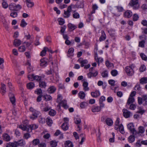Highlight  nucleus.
Here are the masks:
<instances>
[{
	"label": "nucleus",
	"mask_w": 147,
	"mask_h": 147,
	"mask_svg": "<svg viewBox=\"0 0 147 147\" xmlns=\"http://www.w3.org/2000/svg\"><path fill=\"white\" fill-rule=\"evenodd\" d=\"M79 97L81 99H83L85 97L86 94L83 91H80L78 94Z\"/></svg>",
	"instance_id": "473e14b6"
},
{
	"label": "nucleus",
	"mask_w": 147,
	"mask_h": 147,
	"mask_svg": "<svg viewBox=\"0 0 147 147\" xmlns=\"http://www.w3.org/2000/svg\"><path fill=\"white\" fill-rule=\"evenodd\" d=\"M100 107L99 106H96L93 107L92 109V111L93 112H97L100 111Z\"/></svg>",
	"instance_id": "2f4dec72"
},
{
	"label": "nucleus",
	"mask_w": 147,
	"mask_h": 147,
	"mask_svg": "<svg viewBox=\"0 0 147 147\" xmlns=\"http://www.w3.org/2000/svg\"><path fill=\"white\" fill-rule=\"evenodd\" d=\"M41 79V77L40 76H34V80H36L37 81H40V80Z\"/></svg>",
	"instance_id": "680f3d73"
},
{
	"label": "nucleus",
	"mask_w": 147,
	"mask_h": 147,
	"mask_svg": "<svg viewBox=\"0 0 147 147\" xmlns=\"http://www.w3.org/2000/svg\"><path fill=\"white\" fill-rule=\"evenodd\" d=\"M61 106L63 107L64 108L67 109L68 107L66 104V101L64 100L61 101V102L58 103Z\"/></svg>",
	"instance_id": "412c9836"
},
{
	"label": "nucleus",
	"mask_w": 147,
	"mask_h": 147,
	"mask_svg": "<svg viewBox=\"0 0 147 147\" xmlns=\"http://www.w3.org/2000/svg\"><path fill=\"white\" fill-rule=\"evenodd\" d=\"M140 83L142 84L147 83V77H144L141 78L140 80Z\"/></svg>",
	"instance_id": "7c9ffc66"
},
{
	"label": "nucleus",
	"mask_w": 147,
	"mask_h": 147,
	"mask_svg": "<svg viewBox=\"0 0 147 147\" xmlns=\"http://www.w3.org/2000/svg\"><path fill=\"white\" fill-rule=\"evenodd\" d=\"M77 8H82L84 7V5L82 2H78L76 4Z\"/></svg>",
	"instance_id": "49530a36"
},
{
	"label": "nucleus",
	"mask_w": 147,
	"mask_h": 147,
	"mask_svg": "<svg viewBox=\"0 0 147 147\" xmlns=\"http://www.w3.org/2000/svg\"><path fill=\"white\" fill-rule=\"evenodd\" d=\"M78 61L81 64V67H83L84 66L85 64H86L87 63L88 61L87 60L84 59L83 60V59L80 58L78 59Z\"/></svg>",
	"instance_id": "ddd939ff"
},
{
	"label": "nucleus",
	"mask_w": 147,
	"mask_h": 147,
	"mask_svg": "<svg viewBox=\"0 0 147 147\" xmlns=\"http://www.w3.org/2000/svg\"><path fill=\"white\" fill-rule=\"evenodd\" d=\"M83 82V89L85 91H88L89 90V88L88 87V83L85 81L84 80H82Z\"/></svg>",
	"instance_id": "4468645a"
},
{
	"label": "nucleus",
	"mask_w": 147,
	"mask_h": 147,
	"mask_svg": "<svg viewBox=\"0 0 147 147\" xmlns=\"http://www.w3.org/2000/svg\"><path fill=\"white\" fill-rule=\"evenodd\" d=\"M124 16L126 18H129L131 17L132 15V13L131 11L130 10L126 11L124 13Z\"/></svg>",
	"instance_id": "dca6fc26"
},
{
	"label": "nucleus",
	"mask_w": 147,
	"mask_h": 147,
	"mask_svg": "<svg viewBox=\"0 0 147 147\" xmlns=\"http://www.w3.org/2000/svg\"><path fill=\"white\" fill-rule=\"evenodd\" d=\"M146 66L144 65H141L140 67L139 70L140 72H144L146 70Z\"/></svg>",
	"instance_id": "8fccbe9b"
},
{
	"label": "nucleus",
	"mask_w": 147,
	"mask_h": 147,
	"mask_svg": "<svg viewBox=\"0 0 147 147\" xmlns=\"http://www.w3.org/2000/svg\"><path fill=\"white\" fill-rule=\"evenodd\" d=\"M76 8H77V6L76 4L75 5L71 4L68 7V11L71 12L72 11L74 13H75L76 12V10H72V9H74Z\"/></svg>",
	"instance_id": "f3484780"
},
{
	"label": "nucleus",
	"mask_w": 147,
	"mask_h": 147,
	"mask_svg": "<svg viewBox=\"0 0 147 147\" xmlns=\"http://www.w3.org/2000/svg\"><path fill=\"white\" fill-rule=\"evenodd\" d=\"M139 131L138 132L139 133V135L136 136H135L136 137H137L140 135V133H143L145 131V129L143 127L140 126L138 127Z\"/></svg>",
	"instance_id": "c756f323"
},
{
	"label": "nucleus",
	"mask_w": 147,
	"mask_h": 147,
	"mask_svg": "<svg viewBox=\"0 0 147 147\" xmlns=\"http://www.w3.org/2000/svg\"><path fill=\"white\" fill-rule=\"evenodd\" d=\"M145 41V40H142L139 43V46L142 47H144V46Z\"/></svg>",
	"instance_id": "052dcab7"
},
{
	"label": "nucleus",
	"mask_w": 147,
	"mask_h": 147,
	"mask_svg": "<svg viewBox=\"0 0 147 147\" xmlns=\"http://www.w3.org/2000/svg\"><path fill=\"white\" fill-rule=\"evenodd\" d=\"M119 119L117 118L115 123V129L116 130H119L121 134H123L125 133L123 126L122 124L119 125Z\"/></svg>",
	"instance_id": "f03ea898"
},
{
	"label": "nucleus",
	"mask_w": 147,
	"mask_h": 147,
	"mask_svg": "<svg viewBox=\"0 0 147 147\" xmlns=\"http://www.w3.org/2000/svg\"><path fill=\"white\" fill-rule=\"evenodd\" d=\"M27 24L24 19H22L21 21L20 26L22 27H25Z\"/></svg>",
	"instance_id": "37998d69"
},
{
	"label": "nucleus",
	"mask_w": 147,
	"mask_h": 147,
	"mask_svg": "<svg viewBox=\"0 0 147 147\" xmlns=\"http://www.w3.org/2000/svg\"><path fill=\"white\" fill-rule=\"evenodd\" d=\"M56 90V88L54 86H51L48 89V91L49 93H53Z\"/></svg>",
	"instance_id": "b1692460"
},
{
	"label": "nucleus",
	"mask_w": 147,
	"mask_h": 147,
	"mask_svg": "<svg viewBox=\"0 0 147 147\" xmlns=\"http://www.w3.org/2000/svg\"><path fill=\"white\" fill-rule=\"evenodd\" d=\"M26 65L28 66V71L30 72L32 70V67L31 66V64L29 61H28L26 63Z\"/></svg>",
	"instance_id": "6e6d98bb"
},
{
	"label": "nucleus",
	"mask_w": 147,
	"mask_h": 147,
	"mask_svg": "<svg viewBox=\"0 0 147 147\" xmlns=\"http://www.w3.org/2000/svg\"><path fill=\"white\" fill-rule=\"evenodd\" d=\"M2 5L3 7L5 9H6L8 7V6L9 7V5L6 2H5L4 0H3Z\"/></svg>",
	"instance_id": "4d7b16f0"
},
{
	"label": "nucleus",
	"mask_w": 147,
	"mask_h": 147,
	"mask_svg": "<svg viewBox=\"0 0 147 147\" xmlns=\"http://www.w3.org/2000/svg\"><path fill=\"white\" fill-rule=\"evenodd\" d=\"M9 97L10 100L11 102L13 105V106L15 105L16 99L14 95L11 93H9Z\"/></svg>",
	"instance_id": "9d476101"
},
{
	"label": "nucleus",
	"mask_w": 147,
	"mask_h": 147,
	"mask_svg": "<svg viewBox=\"0 0 147 147\" xmlns=\"http://www.w3.org/2000/svg\"><path fill=\"white\" fill-rule=\"evenodd\" d=\"M39 86L41 88H45L47 86V84L45 82L40 81L39 82Z\"/></svg>",
	"instance_id": "c9c22d12"
},
{
	"label": "nucleus",
	"mask_w": 147,
	"mask_h": 147,
	"mask_svg": "<svg viewBox=\"0 0 147 147\" xmlns=\"http://www.w3.org/2000/svg\"><path fill=\"white\" fill-rule=\"evenodd\" d=\"M18 145V146H24L26 144V142L23 140H20L17 141Z\"/></svg>",
	"instance_id": "a878e982"
},
{
	"label": "nucleus",
	"mask_w": 147,
	"mask_h": 147,
	"mask_svg": "<svg viewBox=\"0 0 147 147\" xmlns=\"http://www.w3.org/2000/svg\"><path fill=\"white\" fill-rule=\"evenodd\" d=\"M130 112L126 109L123 110V115L126 118H128L130 117Z\"/></svg>",
	"instance_id": "2eb2a0df"
},
{
	"label": "nucleus",
	"mask_w": 147,
	"mask_h": 147,
	"mask_svg": "<svg viewBox=\"0 0 147 147\" xmlns=\"http://www.w3.org/2000/svg\"><path fill=\"white\" fill-rule=\"evenodd\" d=\"M8 143L11 147H18V146L17 142H10Z\"/></svg>",
	"instance_id": "ea45409f"
},
{
	"label": "nucleus",
	"mask_w": 147,
	"mask_h": 147,
	"mask_svg": "<svg viewBox=\"0 0 147 147\" xmlns=\"http://www.w3.org/2000/svg\"><path fill=\"white\" fill-rule=\"evenodd\" d=\"M140 55L142 60L147 61V57L144 53H141Z\"/></svg>",
	"instance_id": "864d4df0"
},
{
	"label": "nucleus",
	"mask_w": 147,
	"mask_h": 147,
	"mask_svg": "<svg viewBox=\"0 0 147 147\" xmlns=\"http://www.w3.org/2000/svg\"><path fill=\"white\" fill-rule=\"evenodd\" d=\"M105 122L107 125L110 126H112L113 123L112 120L109 118H107L106 119Z\"/></svg>",
	"instance_id": "6ab92c4d"
},
{
	"label": "nucleus",
	"mask_w": 147,
	"mask_h": 147,
	"mask_svg": "<svg viewBox=\"0 0 147 147\" xmlns=\"http://www.w3.org/2000/svg\"><path fill=\"white\" fill-rule=\"evenodd\" d=\"M109 84L111 86H114L115 85V81L113 80H108Z\"/></svg>",
	"instance_id": "774afa93"
},
{
	"label": "nucleus",
	"mask_w": 147,
	"mask_h": 147,
	"mask_svg": "<svg viewBox=\"0 0 147 147\" xmlns=\"http://www.w3.org/2000/svg\"><path fill=\"white\" fill-rule=\"evenodd\" d=\"M62 97L61 94H58L57 96V101L58 103L61 102L62 101Z\"/></svg>",
	"instance_id": "338daca9"
},
{
	"label": "nucleus",
	"mask_w": 147,
	"mask_h": 147,
	"mask_svg": "<svg viewBox=\"0 0 147 147\" xmlns=\"http://www.w3.org/2000/svg\"><path fill=\"white\" fill-rule=\"evenodd\" d=\"M65 147H73V145L72 142L70 141H66L65 143Z\"/></svg>",
	"instance_id": "bb28decb"
},
{
	"label": "nucleus",
	"mask_w": 147,
	"mask_h": 147,
	"mask_svg": "<svg viewBox=\"0 0 147 147\" xmlns=\"http://www.w3.org/2000/svg\"><path fill=\"white\" fill-rule=\"evenodd\" d=\"M21 8V6L19 4L16 5L14 3H11L9 5V8L11 11H19Z\"/></svg>",
	"instance_id": "20e7f679"
},
{
	"label": "nucleus",
	"mask_w": 147,
	"mask_h": 147,
	"mask_svg": "<svg viewBox=\"0 0 147 147\" xmlns=\"http://www.w3.org/2000/svg\"><path fill=\"white\" fill-rule=\"evenodd\" d=\"M125 71L128 76H131L134 73V71L131 66H127L125 67Z\"/></svg>",
	"instance_id": "423d86ee"
},
{
	"label": "nucleus",
	"mask_w": 147,
	"mask_h": 147,
	"mask_svg": "<svg viewBox=\"0 0 147 147\" xmlns=\"http://www.w3.org/2000/svg\"><path fill=\"white\" fill-rule=\"evenodd\" d=\"M38 126L34 124L31 125H21L19 126V127L23 130L26 131L28 132H31L32 129H35L37 128Z\"/></svg>",
	"instance_id": "f257e3e1"
},
{
	"label": "nucleus",
	"mask_w": 147,
	"mask_h": 147,
	"mask_svg": "<svg viewBox=\"0 0 147 147\" xmlns=\"http://www.w3.org/2000/svg\"><path fill=\"white\" fill-rule=\"evenodd\" d=\"M91 94L93 97L96 98L100 95V93L99 91L96 90L94 92H92Z\"/></svg>",
	"instance_id": "aec40b11"
},
{
	"label": "nucleus",
	"mask_w": 147,
	"mask_h": 147,
	"mask_svg": "<svg viewBox=\"0 0 147 147\" xmlns=\"http://www.w3.org/2000/svg\"><path fill=\"white\" fill-rule=\"evenodd\" d=\"M28 7H32L34 5V3L32 1L26 3Z\"/></svg>",
	"instance_id": "69168bd1"
},
{
	"label": "nucleus",
	"mask_w": 147,
	"mask_h": 147,
	"mask_svg": "<svg viewBox=\"0 0 147 147\" xmlns=\"http://www.w3.org/2000/svg\"><path fill=\"white\" fill-rule=\"evenodd\" d=\"M141 89V88L140 84L138 83H137L135 86L134 89L136 91H140Z\"/></svg>",
	"instance_id": "c03bdc74"
},
{
	"label": "nucleus",
	"mask_w": 147,
	"mask_h": 147,
	"mask_svg": "<svg viewBox=\"0 0 147 147\" xmlns=\"http://www.w3.org/2000/svg\"><path fill=\"white\" fill-rule=\"evenodd\" d=\"M18 13L16 12H13L10 13V16L13 18H15L17 17Z\"/></svg>",
	"instance_id": "0e129e2a"
},
{
	"label": "nucleus",
	"mask_w": 147,
	"mask_h": 147,
	"mask_svg": "<svg viewBox=\"0 0 147 147\" xmlns=\"http://www.w3.org/2000/svg\"><path fill=\"white\" fill-rule=\"evenodd\" d=\"M58 21L59 22V24L60 25L63 24L65 23L64 20L62 18H59Z\"/></svg>",
	"instance_id": "e2e57ef3"
},
{
	"label": "nucleus",
	"mask_w": 147,
	"mask_h": 147,
	"mask_svg": "<svg viewBox=\"0 0 147 147\" xmlns=\"http://www.w3.org/2000/svg\"><path fill=\"white\" fill-rule=\"evenodd\" d=\"M46 122L47 124L49 126H51V124H52V120L49 117H47V118Z\"/></svg>",
	"instance_id": "09e8293b"
},
{
	"label": "nucleus",
	"mask_w": 147,
	"mask_h": 147,
	"mask_svg": "<svg viewBox=\"0 0 147 147\" xmlns=\"http://www.w3.org/2000/svg\"><path fill=\"white\" fill-rule=\"evenodd\" d=\"M134 98L129 97L127 100V104L129 105L131 104L132 103L134 102Z\"/></svg>",
	"instance_id": "f704fd0d"
},
{
	"label": "nucleus",
	"mask_w": 147,
	"mask_h": 147,
	"mask_svg": "<svg viewBox=\"0 0 147 147\" xmlns=\"http://www.w3.org/2000/svg\"><path fill=\"white\" fill-rule=\"evenodd\" d=\"M21 44V41L19 39H15L13 41V45L16 47L20 46Z\"/></svg>",
	"instance_id": "5701e85b"
},
{
	"label": "nucleus",
	"mask_w": 147,
	"mask_h": 147,
	"mask_svg": "<svg viewBox=\"0 0 147 147\" xmlns=\"http://www.w3.org/2000/svg\"><path fill=\"white\" fill-rule=\"evenodd\" d=\"M111 73L113 76H115L118 74V72L116 70L114 69L111 71Z\"/></svg>",
	"instance_id": "79ce46f5"
},
{
	"label": "nucleus",
	"mask_w": 147,
	"mask_h": 147,
	"mask_svg": "<svg viewBox=\"0 0 147 147\" xmlns=\"http://www.w3.org/2000/svg\"><path fill=\"white\" fill-rule=\"evenodd\" d=\"M106 65L108 68L113 67V64L110 63L109 61H107L106 62Z\"/></svg>",
	"instance_id": "a18cd8bd"
},
{
	"label": "nucleus",
	"mask_w": 147,
	"mask_h": 147,
	"mask_svg": "<svg viewBox=\"0 0 147 147\" xmlns=\"http://www.w3.org/2000/svg\"><path fill=\"white\" fill-rule=\"evenodd\" d=\"M18 50L20 52H24L25 51L26 47L25 46H22L19 47Z\"/></svg>",
	"instance_id": "bf43d9fd"
},
{
	"label": "nucleus",
	"mask_w": 147,
	"mask_h": 147,
	"mask_svg": "<svg viewBox=\"0 0 147 147\" xmlns=\"http://www.w3.org/2000/svg\"><path fill=\"white\" fill-rule=\"evenodd\" d=\"M3 24L4 27L5 28V29L8 30L9 28V22H7L6 20H4L3 21Z\"/></svg>",
	"instance_id": "393cba45"
},
{
	"label": "nucleus",
	"mask_w": 147,
	"mask_h": 147,
	"mask_svg": "<svg viewBox=\"0 0 147 147\" xmlns=\"http://www.w3.org/2000/svg\"><path fill=\"white\" fill-rule=\"evenodd\" d=\"M127 128L132 134L135 136L139 135V134L134 128V126L133 123H130L127 125Z\"/></svg>",
	"instance_id": "39448f33"
},
{
	"label": "nucleus",
	"mask_w": 147,
	"mask_h": 147,
	"mask_svg": "<svg viewBox=\"0 0 147 147\" xmlns=\"http://www.w3.org/2000/svg\"><path fill=\"white\" fill-rule=\"evenodd\" d=\"M30 137V135L28 133L24 134L23 138L25 139H28Z\"/></svg>",
	"instance_id": "5fc2aeb1"
},
{
	"label": "nucleus",
	"mask_w": 147,
	"mask_h": 147,
	"mask_svg": "<svg viewBox=\"0 0 147 147\" xmlns=\"http://www.w3.org/2000/svg\"><path fill=\"white\" fill-rule=\"evenodd\" d=\"M71 11H68V9L67 11H64V17L65 18H69L70 15V12Z\"/></svg>",
	"instance_id": "72a5a7b5"
},
{
	"label": "nucleus",
	"mask_w": 147,
	"mask_h": 147,
	"mask_svg": "<svg viewBox=\"0 0 147 147\" xmlns=\"http://www.w3.org/2000/svg\"><path fill=\"white\" fill-rule=\"evenodd\" d=\"M35 92L38 95H42V90L40 88L37 89L35 91Z\"/></svg>",
	"instance_id": "13d9d810"
},
{
	"label": "nucleus",
	"mask_w": 147,
	"mask_h": 147,
	"mask_svg": "<svg viewBox=\"0 0 147 147\" xmlns=\"http://www.w3.org/2000/svg\"><path fill=\"white\" fill-rule=\"evenodd\" d=\"M1 86L0 88V92L3 95L6 92V86L5 84L2 83H1Z\"/></svg>",
	"instance_id": "f8f14e48"
},
{
	"label": "nucleus",
	"mask_w": 147,
	"mask_h": 147,
	"mask_svg": "<svg viewBox=\"0 0 147 147\" xmlns=\"http://www.w3.org/2000/svg\"><path fill=\"white\" fill-rule=\"evenodd\" d=\"M135 136L133 135L130 136L128 138V142L130 143L133 142L135 140Z\"/></svg>",
	"instance_id": "c85d7f7f"
},
{
	"label": "nucleus",
	"mask_w": 147,
	"mask_h": 147,
	"mask_svg": "<svg viewBox=\"0 0 147 147\" xmlns=\"http://www.w3.org/2000/svg\"><path fill=\"white\" fill-rule=\"evenodd\" d=\"M64 121L65 122L63 123L61 127L63 130L66 131L68 129V127L67 125L68 123L69 119L67 118H64Z\"/></svg>",
	"instance_id": "6e6552de"
},
{
	"label": "nucleus",
	"mask_w": 147,
	"mask_h": 147,
	"mask_svg": "<svg viewBox=\"0 0 147 147\" xmlns=\"http://www.w3.org/2000/svg\"><path fill=\"white\" fill-rule=\"evenodd\" d=\"M129 4L132 7L133 9H137L139 7L138 0H131Z\"/></svg>",
	"instance_id": "0eeeda50"
},
{
	"label": "nucleus",
	"mask_w": 147,
	"mask_h": 147,
	"mask_svg": "<svg viewBox=\"0 0 147 147\" xmlns=\"http://www.w3.org/2000/svg\"><path fill=\"white\" fill-rule=\"evenodd\" d=\"M101 76L103 78L107 77L108 76V74L107 71L105 70L102 72Z\"/></svg>",
	"instance_id": "3c124183"
},
{
	"label": "nucleus",
	"mask_w": 147,
	"mask_h": 147,
	"mask_svg": "<svg viewBox=\"0 0 147 147\" xmlns=\"http://www.w3.org/2000/svg\"><path fill=\"white\" fill-rule=\"evenodd\" d=\"M39 140L38 139H34L32 142V144L34 146L39 144Z\"/></svg>",
	"instance_id": "4c0bfd02"
},
{
	"label": "nucleus",
	"mask_w": 147,
	"mask_h": 147,
	"mask_svg": "<svg viewBox=\"0 0 147 147\" xmlns=\"http://www.w3.org/2000/svg\"><path fill=\"white\" fill-rule=\"evenodd\" d=\"M101 32L102 35L99 38V40L100 41L104 40L106 38V37L105 33L103 31H101Z\"/></svg>",
	"instance_id": "4be33fe9"
},
{
	"label": "nucleus",
	"mask_w": 147,
	"mask_h": 147,
	"mask_svg": "<svg viewBox=\"0 0 147 147\" xmlns=\"http://www.w3.org/2000/svg\"><path fill=\"white\" fill-rule=\"evenodd\" d=\"M43 97H45V99L46 101L51 100L52 99L51 96L50 95H45Z\"/></svg>",
	"instance_id": "603ef678"
},
{
	"label": "nucleus",
	"mask_w": 147,
	"mask_h": 147,
	"mask_svg": "<svg viewBox=\"0 0 147 147\" xmlns=\"http://www.w3.org/2000/svg\"><path fill=\"white\" fill-rule=\"evenodd\" d=\"M38 122L40 123L44 124L45 123V119L40 115L38 117Z\"/></svg>",
	"instance_id": "cd10ccee"
},
{
	"label": "nucleus",
	"mask_w": 147,
	"mask_h": 147,
	"mask_svg": "<svg viewBox=\"0 0 147 147\" xmlns=\"http://www.w3.org/2000/svg\"><path fill=\"white\" fill-rule=\"evenodd\" d=\"M34 84L33 83L30 82L27 84V86L28 89H31L34 87Z\"/></svg>",
	"instance_id": "e433bc0d"
},
{
	"label": "nucleus",
	"mask_w": 147,
	"mask_h": 147,
	"mask_svg": "<svg viewBox=\"0 0 147 147\" xmlns=\"http://www.w3.org/2000/svg\"><path fill=\"white\" fill-rule=\"evenodd\" d=\"M48 60L46 58L41 59L40 60V65L43 67L46 66L48 64Z\"/></svg>",
	"instance_id": "9b49d317"
},
{
	"label": "nucleus",
	"mask_w": 147,
	"mask_h": 147,
	"mask_svg": "<svg viewBox=\"0 0 147 147\" xmlns=\"http://www.w3.org/2000/svg\"><path fill=\"white\" fill-rule=\"evenodd\" d=\"M138 103L141 105L143 103V105L146 106L147 105V96L146 95H143L142 97L138 98Z\"/></svg>",
	"instance_id": "7ed1b4c3"
},
{
	"label": "nucleus",
	"mask_w": 147,
	"mask_h": 147,
	"mask_svg": "<svg viewBox=\"0 0 147 147\" xmlns=\"http://www.w3.org/2000/svg\"><path fill=\"white\" fill-rule=\"evenodd\" d=\"M3 137L4 140L7 142L9 141L11 139L10 136L6 133L3 134Z\"/></svg>",
	"instance_id": "a211bd4d"
},
{
	"label": "nucleus",
	"mask_w": 147,
	"mask_h": 147,
	"mask_svg": "<svg viewBox=\"0 0 147 147\" xmlns=\"http://www.w3.org/2000/svg\"><path fill=\"white\" fill-rule=\"evenodd\" d=\"M57 142L55 140L50 142V144L51 147H56L57 145Z\"/></svg>",
	"instance_id": "58836bf2"
},
{
	"label": "nucleus",
	"mask_w": 147,
	"mask_h": 147,
	"mask_svg": "<svg viewBox=\"0 0 147 147\" xmlns=\"http://www.w3.org/2000/svg\"><path fill=\"white\" fill-rule=\"evenodd\" d=\"M40 114V112L38 111H37L34 112L32 113V115H31L30 116V118L32 120H34L36 119L38 116Z\"/></svg>",
	"instance_id": "1a4fd4ad"
},
{
	"label": "nucleus",
	"mask_w": 147,
	"mask_h": 147,
	"mask_svg": "<svg viewBox=\"0 0 147 147\" xmlns=\"http://www.w3.org/2000/svg\"><path fill=\"white\" fill-rule=\"evenodd\" d=\"M68 26L69 29L72 30H75L77 27L76 26L71 23L69 24L68 25Z\"/></svg>",
	"instance_id": "a19ab883"
},
{
	"label": "nucleus",
	"mask_w": 147,
	"mask_h": 147,
	"mask_svg": "<svg viewBox=\"0 0 147 147\" xmlns=\"http://www.w3.org/2000/svg\"><path fill=\"white\" fill-rule=\"evenodd\" d=\"M56 114V111L53 109L51 110L49 112V114L51 116H54Z\"/></svg>",
	"instance_id": "de8ad7c7"
}]
</instances>
